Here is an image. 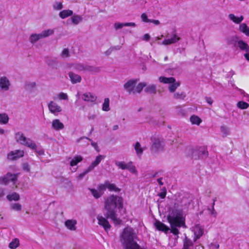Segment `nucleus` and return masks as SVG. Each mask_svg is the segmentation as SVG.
<instances>
[{
  "instance_id": "f257e3e1",
  "label": "nucleus",
  "mask_w": 249,
  "mask_h": 249,
  "mask_svg": "<svg viewBox=\"0 0 249 249\" xmlns=\"http://www.w3.org/2000/svg\"><path fill=\"white\" fill-rule=\"evenodd\" d=\"M167 219L170 224L171 228L160 221L155 222V227L159 231H164L166 233L170 231L174 235L178 237L179 233L178 229L181 227H186L182 214L178 210H173L168 215Z\"/></svg>"
},
{
  "instance_id": "f03ea898",
  "label": "nucleus",
  "mask_w": 249,
  "mask_h": 249,
  "mask_svg": "<svg viewBox=\"0 0 249 249\" xmlns=\"http://www.w3.org/2000/svg\"><path fill=\"white\" fill-rule=\"evenodd\" d=\"M123 207L122 197L117 196L111 195L105 201V209L107 211V217L110 218L113 222L119 224L121 220L117 218L116 213V208L120 209Z\"/></svg>"
},
{
  "instance_id": "7ed1b4c3",
  "label": "nucleus",
  "mask_w": 249,
  "mask_h": 249,
  "mask_svg": "<svg viewBox=\"0 0 249 249\" xmlns=\"http://www.w3.org/2000/svg\"><path fill=\"white\" fill-rule=\"evenodd\" d=\"M151 149L158 152L162 151L165 146L164 139L160 135L155 134L151 137Z\"/></svg>"
},
{
  "instance_id": "20e7f679",
  "label": "nucleus",
  "mask_w": 249,
  "mask_h": 249,
  "mask_svg": "<svg viewBox=\"0 0 249 249\" xmlns=\"http://www.w3.org/2000/svg\"><path fill=\"white\" fill-rule=\"evenodd\" d=\"M15 139L17 142L31 149L35 150L36 148V143L31 139L26 138L24 135L20 132H18L16 133Z\"/></svg>"
},
{
  "instance_id": "39448f33",
  "label": "nucleus",
  "mask_w": 249,
  "mask_h": 249,
  "mask_svg": "<svg viewBox=\"0 0 249 249\" xmlns=\"http://www.w3.org/2000/svg\"><path fill=\"white\" fill-rule=\"evenodd\" d=\"M66 67L71 71H76L77 72L81 71H92L94 70V68L92 66L80 63H68L66 65Z\"/></svg>"
},
{
  "instance_id": "423d86ee",
  "label": "nucleus",
  "mask_w": 249,
  "mask_h": 249,
  "mask_svg": "<svg viewBox=\"0 0 249 249\" xmlns=\"http://www.w3.org/2000/svg\"><path fill=\"white\" fill-rule=\"evenodd\" d=\"M53 33L54 31L53 30L48 29L47 30L43 31L40 34H33L31 35L29 39L31 43L34 44L40 39L48 37L53 35Z\"/></svg>"
},
{
  "instance_id": "0eeeda50",
  "label": "nucleus",
  "mask_w": 249,
  "mask_h": 249,
  "mask_svg": "<svg viewBox=\"0 0 249 249\" xmlns=\"http://www.w3.org/2000/svg\"><path fill=\"white\" fill-rule=\"evenodd\" d=\"M159 81L161 83L170 84L168 89L171 92H174L180 85L179 82H175L176 80L174 77L167 78L164 76H160L159 77Z\"/></svg>"
},
{
  "instance_id": "6e6552de",
  "label": "nucleus",
  "mask_w": 249,
  "mask_h": 249,
  "mask_svg": "<svg viewBox=\"0 0 249 249\" xmlns=\"http://www.w3.org/2000/svg\"><path fill=\"white\" fill-rule=\"evenodd\" d=\"M180 38L175 32L172 34H168L166 36V38L161 43L163 45H169L175 44L180 40Z\"/></svg>"
},
{
  "instance_id": "1a4fd4ad",
  "label": "nucleus",
  "mask_w": 249,
  "mask_h": 249,
  "mask_svg": "<svg viewBox=\"0 0 249 249\" xmlns=\"http://www.w3.org/2000/svg\"><path fill=\"white\" fill-rule=\"evenodd\" d=\"M137 82V79L129 80L124 85V89L129 94H134L135 88Z\"/></svg>"
},
{
  "instance_id": "9d476101",
  "label": "nucleus",
  "mask_w": 249,
  "mask_h": 249,
  "mask_svg": "<svg viewBox=\"0 0 249 249\" xmlns=\"http://www.w3.org/2000/svg\"><path fill=\"white\" fill-rule=\"evenodd\" d=\"M11 82L5 76L0 77V89L2 91H7L10 89Z\"/></svg>"
},
{
  "instance_id": "9b49d317",
  "label": "nucleus",
  "mask_w": 249,
  "mask_h": 249,
  "mask_svg": "<svg viewBox=\"0 0 249 249\" xmlns=\"http://www.w3.org/2000/svg\"><path fill=\"white\" fill-rule=\"evenodd\" d=\"M193 231L194 233V241H196L204 234V227L200 224H196L193 228Z\"/></svg>"
},
{
  "instance_id": "f8f14e48",
  "label": "nucleus",
  "mask_w": 249,
  "mask_h": 249,
  "mask_svg": "<svg viewBox=\"0 0 249 249\" xmlns=\"http://www.w3.org/2000/svg\"><path fill=\"white\" fill-rule=\"evenodd\" d=\"M17 180V176L15 174L7 173L3 177H0V184H6L10 181L15 182Z\"/></svg>"
},
{
  "instance_id": "ddd939ff",
  "label": "nucleus",
  "mask_w": 249,
  "mask_h": 249,
  "mask_svg": "<svg viewBox=\"0 0 249 249\" xmlns=\"http://www.w3.org/2000/svg\"><path fill=\"white\" fill-rule=\"evenodd\" d=\"M48 108L49 111L55 115L62 111L61 107L53 101H51L48 104Z\"/></svg>"
},
{
  "instance_id": "4468645a",
  "label": "nucleus",
  "mask_w": 249,
  "mask_h": 249,
  "mask_svg": "<svg viewBox=\"0 0 249 249\" xmlns=\"http://www.w3.org/2000/svg\"><path fill=\"white\" fill-rule=\"evenodd\" d=\"M24 156L23 150H17L10 152L7 156V158L10 160H15Z\"/></svg>"
},
{
  "instance_id": "2eb2a0df",
  "label": "nucleus",
  "mask_w": 249,
  "mask_h": 249,
  "mask_svg": "<svg viewBox=\"0 0 249 249\" xmlns=\"http://www.w3.org/2000/svg\"><path fill=\"white\" fill-rule=\"evenodd\" d=\"M82 99L86 102L94 103L97 99V96L90 92H86L83 94Z\"/></svg>"
},
{
  "instance_id": "dca6fc26",
  "label": "nucleus",
  "mask_w": 249,
  "mask_h": 249,
  "mask_svg": "<svg viewBox=\"0 0 249 249\" xmlns=\"http://www.w3.org/2000/svg\"><path fill=\"white\" fill-rule=\"evenodd\" d=\"M97 219L98 220V224L100 226H103L106 231H107L110 229V225L106 218L101 216H98Z\"/></svg>"
},
{
  "instance_id": "f3484780",
  "label": "nucleus",
  "mask_w": 249,
  "mask_h": 249,
  "mask_svg": "<svg viewBox=\"0 0 249 249\" xmlns=\"http://www.w3.org/2000/svg\"><path fill=\"white\" fill-rule=\"evenodd\" d=\"M52 127L55 130L59 131L64 128V125L59 119H54L52 121Z\"/></svg>"
},
{
  "instance_id": "a211bd4d",
  "label": "nucleus",
  "mask_w": 249,
  "mask_h": 249,
  "mask_svg": "<svg viewBox=\"0 0 249 249\" xmlns=\"http://www.w3.org/2000/svg\"><path fill=\"white\" fill-rule=\"evenodd\" d=\"M68 74L71 82L73 84L81 82L82 78L80 75L75 74L72 71H70Z\"/></svg>"
},
{
  "instance_id": "6ab92c4d",
  "label": "nucleus",
  "mask_w": 249,
  "mask_h": 249,
  "mask_svg": "<svg viewBox=\"0 0 249 249\" xmlns=\"http://www.w3.org/2000/svg\"><path fill=\"white\" fill-rule=\"evenodd\" d=\"M77 221L75 219H69L65 221V225L66 227L71 231H75L76 230L75 225Z\"/></svg>"
},
{
  "instance_id": "aec40b11",
  "label": "nucleus",
  "mask_w": 249,
  "mask_h": 249,
  "mask_svg": "<svg viewBox=\"0 0 249 249\" xmlns=\"http://www.w3.org/2000/svg\"><path fill=\"white\" fill-rule=\"evenodd\" d=\"M198 158L200 159H205L208 155V152L207 151V148L204 147H200L198 149Z\"/></svg>"
},
{
  "instance_id": "412c9836",
  "label": "nucleus",
  "mask_w": 249,
  "mask_h": 249,
  "mask_svg": "<svg viewBox=\"0 0 249 249\" xmlns=\"http://www.w3.org/2000/svg\"><path fill=\"white\" fill-rule=\"evenodd\" d=\"M134 148L138 157L141 158L143 154L144 148L142 147L140 143L138 142H136L134 145Z\"/></svg>"
},
{
  "instance_id": "4be33fe9",
  "label": "nucleus",
  "mask_w": 249,
  "mask_h": 249,
  "mask_svg": "<svg viewBox=\"0 0 249 249\" xmlns=\"http://www.w3.org/2000/svg\"><path fill=\"white\" fill-rule=\"evenodd\" d=\"M136 24L134 22L119 23L116 22L114 24V28L116 30H118L124 26H132L135 27Z\"/></svg>"
},
{
  "instance_id": "5701e85b",
  "label": "nucleus",
  "mask_w": 249,
  "mask_h": 249,
  "mask_svg": "<svg viewBox=\"0 0 249 249\" xmlns=\"http://www.w3.org/2000/svg\"><path fill=\"white\" fill-rule=\"evenodd\" d=\"M228 18L231 20L232 21L236 24L240 23L244 19L243 16H241L240 17H237L233 14H230L228 16Z\"/></svg>"
},
{
  "instance_id": "b1692460",
  "label": "nucleus",
  "mask_w": 249,
  "mask_h": 249,
  "mask_svg": "<svg viewBox=\"0 0 249 249\" xmlns=\"http://www.w3.org/2000/svg\"><path fill=\"white\" fill-rule=\"evenodd\" d=\"M71 19V22L74 25H78L83 20V18L82 16L76 14L72 15Z\"/></svg>"
},
{
  "instance_id": "393cba45",
  "label": "nucleus",
  "mask_w": 249,
  "mask_h": 249,
  "mask_svg": "<svg viewBox=\"0 0 249 249\" xmlns=\"http://www.w3.org/2000/svg\"><path fill=\"white\" fill-rule=\"evenodd\" d=\"M239 31L247 36H249V27L247 26V24L245 23L240 24L239 27Z\"/></svg>"
},
{
  "instance_id": "a878e982",
  "label": "nucleus",
  "mask_w": 249,
  "mask_h": 249,
  "mask_svg": "<svg viewBox=\"0 0 249 249\" xmlns=\"http://www.w3.org/2000/svg\"><path fill=\"white\" fill-rule=\"evenodd\" d=\"M83 157L80 155H76L74 156L70 161V165L73 167L76 165L79 162L82 161Z\"/></svg>"
},
{
  "instance_id": "bb28decb",
  "label": "nucleus",
  "mask_w": 249,
  "mask_h": 249,
  "mask_svg": "<svg viewBox=\"0 0 249 249\" xmlns=\"http://www.w3.org/2000/svg\"><path fill=\"white\" fill-rule=\"evenodd\" d=\"M72 15L73 11L71 10H63L59 14V17L62 19H64L68 17L71 16Z\"/></svg>"
},
{
  "instance_id": "cd10ccee",
  "label": "nucleus",
  "mask_w": 249,
  "mask_h": 249,
  "mask_svg": "<svg viewBox=\"0 0 249 249\" xmlns=\"http://www.w3.org/2000/svg\"><path fill=\"white\" fill-rule=\"evenodd\" d=\"M48 65L53 69H57L59 67V62L55 58L48 59L47 61Z\"/></svg>"
},
{
  "instance_id": "c85d7f7f",
  "label": "nucleus",
  "mask_w": 249,
  "mask_h": 249,
  "mask_svg": "<svg viewBox=\"0 0 249 249\" xmlns=\"http://www.w3.org/2000/svg\"><path fill=\"white\" fill-rule=\"evenodd\" d=\"M237 45L240 50L245 51L247 53L249 52V45L243 40L238 41L237 42Z\"/></svg>"
},
{
  "instance_id": "c756f323",
  "label": "nucleus",
  "mask_w": 249,
  "mask_h": 249,
  "mask_svg": "<svg viewBox=\"0 0 249 249\" xmlns=\"http://www.w3.org/2000/svg\"><path fill=\"white\" fill-rule=\"evenodd\" d=\"M106 185L107 189L110 191H115L116 192H119L120 189L116 187V186L113 183H110L109 181H106Z\"/></svg>"
},
{
  "instance_id": "7c9ffc66",
  "label": "nucleus",
  "mask_w": 249,
  "mask_h": 249,
  "mask_svg": "<svg viewBox=\"0 0 249 249\" xmlns=\"http://www.w3.org/2000/svg\"><path fill=\"white\" fill-rule=\"evenodd\" d=\"M190 122L193 124L199 125L201 123V119L196 115H192L190 118Z\"/></svg>"
},
{
  "instance_id": "2f4dec72",
  "label": "nucleus",
  "mask_w": 249,
  "mask_h": 249,
  "mask_svg": "<svg viewBox=\"0 0 249 249\" xmlns=\"http://www.w3.org/2000/svg\"><path fill=\"white\" fill-rule=\"evenodd\" d=\"M8 200L11 201L12 200L18 201L19 199V195L16 193H13L11 194L8 195L6 196Z\"/></svg>"
},
{
  "instance_id": "473e14b6",
  "label": "nucleus",
  "mask_w": 249,
  "mask_h": 249,
  "mask_svg": "<svg viewBox=\"0 0 249 249\" xmlns=\"http://www.w3.org/2000/svg\"><path fill=\"white\" fill-rule=\"evenodd\" d=\"M147 85L146 83L141 82L138 84V85L135 88L134 93H140L141 92L143 89Z\"/></svg>"
},
{
  "instance_id": "72a5a7b5",
  "label": "nucleus",
  "mask_w": 249,
  "mask_h": 249,
  "mask_svg": "<svg viewBox=\"0 0 249 249\" xmlns=\"http://www.w3.org/2000/svg\"><path fill=\"white\" fill-rule=\"evenodd\" d=\"M110 100L108 98H106L102 105V110L105 111H108L110 110L109 107Z\"/></svg>"
},
{
  "instance_id": "f704fd0d",
  "label": "nucleus",
  "mask_w": 249,
  "mask_h": 249,
  "mask_svg": "<svg viewBox=\"0 0 249 249\" xmlns=\"http://www.w3.org/2000/svg\"><path fill=\"white\" fill-rule=\"evenodd\" d=\"M115 164L116 166L123 170L127 169L129 168V163H126L124 161H117L115 162Z\"/></svg>"
},
{
  "instance_id": "c9c22d12",
  "label": "nucleus",
  "mask_w": 249,
  "mask_h": 249,
  "mask_svg": "<svg viewBox=\"0 0 249 249\" xmlns=\"http://www.w3.org/2000/svg\"><path fill=\"white\" fill-rule=\"evenodd\" d=\"M19 245V241L18 238L14 239L9 244L11 249H16Z\"/></svg>"
},
{
  "instance_id": "e433bc0d",
  "label": "nucleus",
  "mask_w": 249,
  "mask_h": 249,
  "mask_svg": "<svg viewBox=\"0 0 249 249\" xmlns=\"http://www.w3.org/2000/svg\"><path fill=\"white\" fill-rule=\"evenodd\" d=\"M145 91L150 94H154L156 92V87L155 85H150L144 89Z\"/></svg>"
},
{
  "instance_id": "4c0bfd02",
  "label": "nucleus",
  "mask_w": 249,
  "mask_h": 249,
  "mask_svg": "<svg viewBox=\"0 0 249 249\" xmlns=\"http://www.w3.org/2000/svg\"><path fill=\"white\" fill-rule=\"evenodd\" d=\"M9 121V117L6 113L0 114V124H6Z\"/></svg>"
},
{
  "instance_id": "58836bf2",
  "label": "nucleus",
  "mask_w": 249,
  "mask_h": 249,
  "mask_svg": "<svg viewBox=\"0 0 249 249\" xmlns=\"http://www.w3.org/2000/svg\"><path fill=\"white\" fill-rule=\"evenodd\" d=\"M186 97V94L184 92H177L174 94V98L177 100H184Z\"/></svg>"
},
{
  "instance_id": "ea45409f",
  "label": "nucleus",
  "mask_w": 249,
  "mask_h": 249,
  "mask_svg": "<svg viewBox=\"0 0 249 249\" xmlns=\"http://www.w3.org/2000/svg\"><path fill=\"white\" fill-rule=\"evenodd\" d=\"M214 204L215 200H213V203L212 208H208L207 211L208 212L209 214H210L212 216H213L214 218H215L216 217L217 213L214 209Z\"/></svg>"
},
{
  "instance_id": "a19ab883",
  "label": "nucleus",
  "mask_w": 249,
  "mask_h": 249,
  "mask_svg": "<svg viewBox=\"0 0 249 249\" xmlns=\"http://www.w3.org/2000/svg\"><path fill=\"white\" fill-rule=\"evenodd\" d=\"M11 208L16 211H19L21 210L22 206L18 203H12L10 204Z\"/></svg>"
},
{
  "instance_id": "79ce46f5",
  "label": "nucleus",
  "mask_w": 249,
  "mask_h": 249,
  "mask_svg": "<svg viewBox=\"0 0 249 249\" xmlns=\"http://www.w3.org/2000/svg\"><path fill=\"white\" fill-rule=\"evenodd\" d=\"M91 194L95 198H99L102 195V193H100L95 189L89 188Z\"/></svg>"
},
{
  "instance_id": "37998d69",
  "label": "nucleus",
  "mask_w": 249,
  "mask_h": 249,
  "mask_svg": "<svg viewBox=\"0 0 249 249\" xmlns=\"http://www.w3.org/2000/svg\"><path fill=\"white\" fill-rule=\"evenodd\" d=\"M104 158V156L100 155L96 157L95 160L92 161V163L96 167Z\"/></svg>"
},
{
  "instance_id": "c03bdc74",
  "label": "nucleus",
  "mask_w": 249,
  "mask_h": 249,
  "mask_svg": "<svg viewBox=\"0 0 249 249\" xmlns=\"http://www.w3.org/2000/svg\"><path fill=\"white\" fill-rule=\"evenodd\" d=\"M193 246V243L191 240L186 238L183 245L182 249H190V247Z\"/></svg>"
},
{
  "instance_id": "a18cd8bd",
  "label": "nucleus",
  "mask_w": 249,
  "mask_h": 249,
  "mask_svg": "<svg viewBox=\"0 0 249 249\" xmlns=\"http://www.w3.org/2000/svg\"><path fill=\"white\" fill-rule=\"evenodd\" d=\"M249 106L247 103L244 101H239L237 104V107L242 109L247 108Z\"/></svg>"
},
{
  "instance_id": "49530a36",
  "label": "nucleus",
  "mask_w": 249,
  "mask_h": 249,
  "mask_svg": "<svg viewBox=\"0 0 249 249\" xmlns=\"http://www.w3.org/2000/svg\"><path fill=\"white\" fill-rule=\"evenodd\" d=\"M221 131L225 136H227L230 133V128L225 125L221 127Z\"/></svg>"
},
{
  "instance_id": "de8ad7c7",
  "label": "nucleus",
  "mask_w": 249,
  "mask_h": 249,
  "mask_svg": "<svg viewBox=\"0 0 249 249\" xmlns=\"http://www.w3.org/2000/svg\"><path fill=\"white\" fill-rule=\"evenodd\" d=\"M36 86L35 82H28L26 84V87L27 89H32Z\"/></svg>"
},
{
  "instance_id": "09e8293b",
  "label": "nucleus",
  "mask_w": 249,
  "mask_h": 249,
  "mask_svg": "<svg viewBox=\"0 0 249 249\" xmlns=\"http://www.w3.org/2000/svg\"><path fill=\"white\" fill-rule=\"evenodd\" d=\"M61 56L63 58L69 57L70 53L69 50L68 49H64L61 53Z\"/></svg>"
},
{
  "instance_id": "8fccbe9b",
  "label": "nucleus",
  "mask_w": 249,
  "mask_h": 249,
  "mask_svg": "<svg viewBox=\"0 0 249 249\" xmlns=\"http://www.w3.org/2000/svg\"><path fill=\"white\" fill-rule=\"evenodd\" d=\"M161 192L159 194V196L161 198H164L166 195V188L163 187L161 189Z\"/></svg>"
},
{
  "instance_id": "3c124183",
  "label": "nucleus",
  "mask_w": 249,
  "mask_h": 249,
  "mask_svg": "<svg viewBox=\"0 0 249 249\" xmlns=\"http://www.w3.org/2000/svg\"><path fill=\"white\" fill-rule=\"evenodd\" d=\"M58 97L60 100H68V95L64 92H60L58 94Z\"/></svg>"
},
{
  "instance_id": "603ef678",
  "label": "nucleus",
  "mask_w": 249,
  "mask_h": 249,
  "mask_svg": "<svg viewBox=\"0 0 249 249\" xmlns=\"http://www.w3.org/2000/svg\"><path fill=\"white\" fill-rule=\"evenodd\" d=\"M54 10H59L63 8V5L61 2H56L53 5Z\"/></svg>"
},
{
  "instance_id": "864d4df0",
  "label": "nucleus",
  "mask_w": 249,
  "mask_h": 249,
  "mask_svg": "<svg viewBox=\"0 0 249 249\" xmlns=\"http://www.w3.org/2000/svg\"><path fill=\"white\" fill-rule=\"evenodd\" d=\"M83 138H85V139H88L89 141L90 142H91V145L95 148V149L97 151H99V148H98V145H97V143L96 142H93L92 141L91 139H89L86 137H84Z\"/></svg>"
},
{
  "instance_id": "5fc2aeb1",
  "label": "nucleus",
  "mask_w": 249,
  "mask_h": 249,
  "mask_svg": "<svg viewBox=\"0 0 249 249\" xmlns=\"http://www.w3.org/2000/svg\"><path fill=\"white\" fill-rule=\"evenodd\" d=\"M141 18L142 21L144 22H150L151 19L148 18L147 15L145 13L142 14Z\"/></svg>"
},
{
  "instance_id": "6e6d98bb",
  "label": "nucleus",
  "mask_w": 249,
  "mask_h": 249,
  "mask_svg": "<svg viewBox=\"0 0 249 249\" xmlns=\"http://www.w3.org/2000/svg\"><path fill=\"white\" fill-rule=\"evenodd\" d=\"M107 186L106 185V182L104 184H100L98 186V189L100 192L104 191L107 189Z\"/></svg>"
},
{
  "instance_id": "4d7b16f0",
  "label": "nucleus",
  "mask_w": 249,
  "mask_h": 249,
  "mask_svg": "<svg viewBox=\"0 0 249 249\" xmlns=\"http://www.w3.org/2000/svg\"><path fill=\"white\" fill-rule=\"evenodd\" d=\"M129 168L127 169L129 170V171L131 172V173H136L137 171H136V169L135 167L134 166H131L132 162H129Z\"/></svg>"
},
{
  "instance_id": "13d9d810",
  "label": "nucleus",
  "mask_w": 249,
  "mask_h": 249,
  "mask_svg": "<svg viewBox=\"0 0 249 249\" xmlns=\"http://www.w3.org/2000/svg\"><path fill=\"white\" fill-rule=\"evenodd\" d=\"M96 166L91 163L90 165L88 167V168L85 170L87 173H89V172L91 171L94 169V168Z\"/></svg>"
},
{
  "instance_id": "bf43d9fd",
  "label": "nucleus",
  "mask_w": 249,
  "mask_h": 249,
  "mask_svg": "<svg viewBox=\"0 0 249 249\" xmlns=\"http://www.w3.org/2000/svg\"><path fill=\"white\" fill-rule=\"evenodd\" d=\"M210 247L212 249H218L219 247V245L217 243H211Z\"/></svg>"
},
{
  "instance_id": "052dcab7",
  "label": "nucleus",
  "mask_w": 249,
  "mask_h": 249,
  "mask_svg": "<svg viewBox=\"0 0 249 249\" xmlns=\"http://www.w3.org/2000/svg\"><path fill=\"white\" fill-rule=\"evenodd\" d=\"M88 174L86 171H85L84 172H83V173H81L80 174H79L78 175V176L77 177L78 179L79 180H81L85 176Z\"/></svg>"
},
{
  "instance_id": "680f3d73",
  "label": "nucleus",
  "mask_w": 249,
  "mask_h": 249,
  "mask_svg": "<svg viewBox=\"0 0 249 249\" xmlns=\"http://www.w3.org/2000/svg\"><path fill=\"white\" fill-rule=\"evenodd\" d=\"M206 102L210 105H212L213 103V100L211 97H206L205 98Z\"/></svg>"
},
{
  "instance_id": "e2e57ef3",
  "label": "nucleus",
  "mask_w": 249,
  "mask_h": 249,
  "mask_svg": "<svg viewBox=\"0 0 249 249\" xmlns=\"http://www.w3.org/2000/svg\"><path fill=\"white\" fill-rule=\"evenodd\" d=\"M150 38V35L148 34H146L143 36L142 39L145 41H148Z\"/></svg>"
},
{
  "instance_id": "0e129e2a",
  "label": "nucleus",
  "mask_w": 249,
  "mask_h": 249,
  "mask_svg": "<svg viewBox=\"0 0 249 249\" xmlns=\"http://www.w3.org/2000/svg\"><path fill=\"white\" fill-rule=\"evenodd\" d=\"M111 47V48H112V50L113 51L114 50H120L122 47L121 46H120V45H117V46H112Z\"/></svg>"
},
{
  "instance_id": "69168bd1",
  "label": "nucleus",
  "mask_w": 249,
  "mask_h": 249,
  "mask_svg": "<svg viewBox=\"0 0 249 249\" xmlns=\"http://www.w3.org/2000/svg\"><path fill=\"white\" fill-rule=\"evenodd\" d=\"M162 179H163L162 178H160L157 179V182H158L160 186H162L163 185V182H162Z\"/></svg>"
},
{
  "instance_id": "338daca9",
  "label": "nucleus",
  "mask_w": 249,
  "mask_h": 249,
  "mask_svg": "<svg viewBox=\"0 0 249 249\" xmlns=\"http://www.w3.org/2000/svg\"><path fill=\"white\" fill-rule=\"evenodd\" d=\"M113 50L111 48V47H110L109 49H108L106 52H105V54L107 55H109V54H111V53L112 52Z\"/></svg>"
},
{
  "instance_id": "774afa93",
  "label": "nucleus",
  "mask_w": 249,
  "mask_h": 249,
  "mask_svg": "<svg viewBox=\"0 0 249 249\" xmlns=\"http://www.w3.org/2000/svg\"><path fill=\"white\" fill-rule=\"evenodd\" d=\"M150 22L153 23L154 24L156 25H159L160 23V22L159 20H155V19H151Z\"/></svg>"
}]
</instances>
